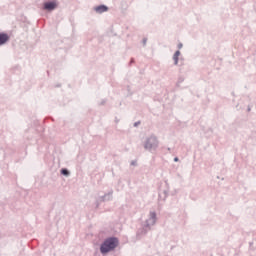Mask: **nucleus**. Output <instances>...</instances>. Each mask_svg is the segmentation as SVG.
<instances>
[{"label": "nucleus", "instance_id": "nucleus-1", "mask_svg": "<svg viewBox=\"0 0 256 256\" xmlns=\"http://www.w3.org/2000/svg\"><path fill=\"white\" fill-rule=\"evenodd\" d=\"M119 245V240L117 238H108L104 241V243L100 247L101 253H109V251H113L115 247Z\"/></svg>", "mask_w": 256, "mask_h": 256}, {"label": "nucleus", "instance_id": "nucleus-2", "mask_svg": "<svg viewBox=\"0 0 256 256\" xmlns=\"http://www.w3.org/2000/svg\"><path fill=\"white\" fill-rule=\"evenodd\" d=\"M157 145H159V142L157 141V138L153 137V138H150L146 145H145V148L146 149H153V147H157Z\"/></svg>", "mask_w": 256, "mask_h": 256}, {"label": "nucleus", "instance_id": "nucleus-3", "mask_svg": "<svg viewBox=\"0 0 256 256\" xmlns=\"http://www.w3.org/2000/svg\"><path fill=\"white\" fill-rule=\"evenodd\" d=\"M57 7V3L55 2H46L44 4V9H46L47 11H53V9H55Z\"/></svg>", "mask_w": 256, "mask_h": 256}, {"label": "nucleus", "instance_id": "nucleus-4", "mask_svg": "<svg viewBox=\"0 0 256 256\" xmlns=\"http://www.w3.org/2000/svg\"><path fill=\"white\" fill-rule=\"evenodd\" d=\"M108 9H109V8H107V6L101 5V6H97V7L95 8V12H96V13H105V12L108 11Z\"/></svg>", "mask_w": 256, "mask_h": 256}, {"label": "nucleus", "instance_id": "nucleus-5", "mask_svg": "<svg viewBox=\"0 0 256 256\" xmlns=\"http://www.w3.org/2000/svg\"><path fill=\"white\" fill-rule=\"evenodd\" d=\"M9 41V36L7 34H0V45H5Z\"/></svg>", "mask_w": 256, "mask_h": 256}, {"label": "nucleus", "instance_id": "nucleus-6", "mask_svg": "<svg viewBox=\"0 0 256 256\" xmlns=\"http://www.w3.org/2000/svg\"><path fill=\"white\" fill-rule=\"evenodd\" d=\"M179 55H181V52L180 51H176L174 56H173L175 65H177V63H179Z\"/></svg>", "mask_w": 256, "mask_h": 256}, {"label": "nucleus", "instance_id": "nucleus-7", "mask_svg": "<svg viewBox=\"0 0 256 256\" xmlns=\"http://www.w3.org/2000/svg\"><path fill=\"white\" fill-rule=\"evenodd\" d=\"M62 175H69V171L67 169L61 170Z\"/></svg>", "mask_w": 256, "mask_h": 256}, {"label": "nucleus", "instance_id": "nucleus-8", "mask_svg": "<svg viewBox=\"0 0 256 256\" xmlns=\"http://www.w3.org/2000/svg\"><path fill=\"white\" fill-rule=\"evenodd\" d=\"M150 216H151V219L153 220V222H155V217H156L155 212H151Z\"/></svg>", "mask_w": 256, "mask_h": 256}, {"label": "nucleus", "instance_id": "nucleus-9", "mask_svg": "<svg viewBox=\"0 0 256 256\" xmlns=\"http://www.w3.org/2000/svg\"><path fill=\"white\" fill-rule=\"evenodd\" d=\"M183 47V44H178V49H181Z\"/></svg>", "mask_w": 256, "mask_h": 256}, {"label": "nucleus", "instance_id": "nucleus-10", "mask_svg": "<svg viewBox=\"0 0 256 256\" xmlns=\"http://www.w3.org/2000/svg\"><path fill=\"white\" fill-rule=\"evenodd\" d=\"M174 161H175V162L179 161V158H177V157H176V158H174Z\"/></svg>", "mask_w": 256, "mask_h": 256}]
</instances>
